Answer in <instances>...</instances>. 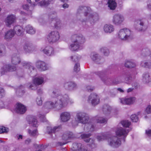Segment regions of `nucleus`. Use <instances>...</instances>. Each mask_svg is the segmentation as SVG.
<instances>
[{
  "mask_svg": "<svg viewBox=\"0 0 151 151\" xmlns=\"http://www.w3.org/2000/svg\"><path fill=\"white\" fill-rule=\"evenodd\" d=\"M50 96L54 99V101H48L44 105L45 108L47 109L54 108L58 110H60L68 105L69 100L67 94L59 95L56 90L53 91L50 93Z\"/></svg>",
  "mask_w": 151,
  "mask_h": 151,
  "instance_id": "f257e3e1",
  "label": "nucleus"
},
{
  "mask_svg": "<svg viewBox=\"0 0 151 151\" xmlns=\"http://www.w3.org/2000/svg\"><path fill=\"white\" fill-rule=\"evenodd\" d=\"M88 10V8L86 6H79L76 12L77 18L82 22L89 21L91 24L94 23L98 20V15L96 14H91L87 12Z\"/></svg>",
  "mask_w": 151,
  "mask_h": 151,
  "instance_id": "f03ea898",
  "label": "nucleus"
},
{
  "mask_svg": "<svg viewBox=\"0 0 151 151\" xmlns=\"http://www.w3.org/2000/svg\"><path fill=\"white\" fill-rule=\"evenodd\" d=\"M89 119L88 115L84 112L78 111L76 113L75 120L72 122L73 124L75 123V125H77L79 123L86 124L84 130L87 132H92L94 130V126L92 123H87Z\"/></svg>",
  "mask_w": 151,
  "mask_h": 151,
  "instance_id": "7ed1b4c3",
  "label": "nucleus"
},
{
  "mask_svg": "<svg viewBox=\"0 0 151 151\" xmlns=\"http://www.w3.org/2000/svg\"><path fill=\"white\" fill-rule=\"evenodd\" d=\"M86 40L85 37L81 34L73 35L72 37V43L69 47L70 50L72 51L78 50Z\"/></svg>",
  "mask_w": 151,
  "mask_h": 151,
  "instance_id": "20e7f679",
  "label": "nucleus"
},
{
  "mask_svg": "<svg viewBox=\"0 0 151 151\" xmlns=\"http://www.w3.org/2000/svg\"><path fill=\"white\" fill-rule=\"evenodd\" d=\"M118 37L123 40H129L133 38L132 32L126 28L120 29L117 33Z\"/></svg>",
  "mask_w": 151,
  "mask_h": 151,
  "instance_id": "39448f33",
  "label": "nucleus"
},
{
  "mask_svg": "<svg viewBox=\"0 0 151 151\" xmlns=\"http://www.w3.org/2000/svg\"><path fill=\"white\" fill-rule=\"evenodd\" d=\"M60 37V35L58 31H52L48 34L47 39L49 43L52 44L57 42Z\"/></svg>",
  "mask_w": 151,
  "mask_h": 151,
  "instance_id": "423d86ee",
  "label": "nucleus"
},
{
  "mask_svg": "<svg viewBox=\"0 0 151 151\" xmlns=\"http://www.w3.org/2000/svg\"><path fill=\"white\" fill-rule=\"evenodd\" d=\"M95 74L98 76L101 81L105 84L107 85L110 83L111 81V78L107 76L106 70L97 71L95 72Z\"/></svg>",
  "mask_w": 151,
  "mask_h": 151,
  "instance_id": "0eeeda50",
  "label": "nucleus"
},
{
  "mask_svg": "<svg viewBox=\"0 0 151 151\" xmlns=\"http://www.w3.org/2000/svg\"><path fill=\"white\" fill-rule=\"evenodd\" d=\"M108 142L109 145L114 148H117L121 144L120 139L115 136L109 137Z\"/></svg>",
  "mask_w": 151,
  "mask_h": 151,
  "instance_id": "6e6552de",
  "label": "nucleus"
},
{
  "mask_svg": "<svg viewBox=\"0 0 151 151\" xmlns=\"http://www.w3.org/2000/svg\"><path fill=\"white\" fill-rule=\"evenodd\" d=\"M33 83H30L28 85V88L29 89L35 90L37 88V85H40L44 82V79L42 77L36 78L33 80Z\"/></svg>",
  "mask_w": 151,
  "mask_h": 151,
  "instance_id": "1a4fd4ad",
  "label": "nucleus"
},
{
  "mask_svg": "<svg viewBox=\"0 0 151 151\" xmlns=\"http://www.w3.org/2000/svg\"><path fill=\"white\" fill-rule=\"evenodd\" d=\"M88 102L93 106H95L99 104L100 99L98 96L95 93H91L89 96L87 100Z\"/></svg>",
  "mask_w": 151,
  "mask_h": 151,
  "instance_id": "9d476101",
  "label": "nucleus"
},
{
  "mask_svg": "<svg viewBox=\"0 0 151 151\" xmlns=\"http://www.w3.org/2000/svg\"><path fill=\"white\" fill-rule=\"evenodd\" d=\"M134 26L136 29L139 31L145 30V21L144 19H139L135 22Z\"/></svg>",
  "mask_w": 151,
  "mask_h": 151,
  "instance_id": "9b49d317",
  "label": "nucleus"
},
{
  "mask_svg": "<svg viewBox=\"0 0 151 151\" xmlns=\"http://www.w3.org/2000/svg\"><path fill=\"white\" fill-rule=\"evenodd\" d=\"M16 69L15 65L13 66L9 64L4 65L1 69V75H3L9 71H13Z\"/></svg>",
  "mask_w": 151,
  "mask_h": 151,
  "instance_id": "f8f14e48",
  "label": "nucleus"
},
{
  "mask_svg": "<svg viewBox=\"0 0 151 151\" xmlns=\"http://www.w3.org/2000/svg\"><path fill=\"white\" fill-rule=\"evenodd\" d=\"M16 17L13 14L9 15L5 19L4 22L6 25L9 27H11V25L15 22Z\"/></svg>",
  "mask_w": 151,
  "mask_h": 151,
  "instance_id": "ddd939ff",
  "label": "nucleus"
},
{
  "mask_svg": "<svg viewBox=\"0 0 151 151\" xmlns=\"http://www.w3.org/2000/svg\"><path fill=\"white\" fill-rule=\"evenodd\" d=\"M124 16L120 14H116L113 17L112 22L113 23L116 25L121 24L124 20Z\"/></svg>",
  "mask_w": 151,
  "mask_h": 151,
  "instance_id": "4468645a",
  "label": "nucleus"
},
{
  "mask_svg": "<svg viewBox=\"0 0 151 151\" xmlns=\"http://www.w3.org/2000/svg\"><path fill=\"white\" fill-rule=\"evenodd\" d=\"M26 110V107L25 106L19 103L16 104V107L14 109V111L20 114H24Z\"/></svg>",
  "mask_w": 151,
  "mask_h": 151,
  "instance_id": "2eb2a0df",
  "label": "nucleus"
},
{
  "mask_svg": "<svg viewBox=\"0 0 151 151\" xmlns=\"http://www.w3.org/2000/svg\"><path fill=\"white\" fill-rule=\"evenodd\" d=\"M119 100L120 103L122 104L130 105L134 103L135 100V98L134 97H130L127 98H119Z\"/></svg>",
  "mask_w": 151,
  "mask_h": 151,
  "instance_id": "dca6fc26",
  "label": "nucleus"
},
{
  "mask_svg": "<svg viewBox=\"0 0 151 151\" xmlns=\"http://www.w3.org/2000/svg\"><path fill=\"white\" fill-rule=\"evenodd\" d=\"M129 131L128 129L120 127L117 129L115 132L116 135L120 137L123 136L126 137Z\"/></svg>",
  "mask_w": 151,
  "mask_h": 151,
  "instance_id": "f3484780",
  "label": "nucleus"
},
{
  "mask_svg": "<svg viewBox=\"0 0 151 151\" xmlns=\"http://www.w3.org/2000/svg\"><path fill=\"white\" fill-rule=\"evenodd\" d=\"M24 49L26 52L30 53L35 51L36 48L32 44L30 43H27L25 44L24 46Z\"/></svg>",
  "mask_w": 151,
  "mask_h": 151,
  "instance_id": "a211bd4d",
  "label": "nucleus"
},
{
  "mask_svg": "<svg viewBox=\"0 0 151 151\" xmlns=\"http://www.w3.org/2000/svg\"><path fill=\"white\" fill-rule=\"evenodd\" d=\"M90 57L93 61L99 64L102 63L103 62V59L101 58L99 55L96 53H91L90 55Z\"/></svg>",
  "mask_w": 151,
  "mask_h": 151,
  "instance_id": "6ab92c4d",
  "label": "nucleus"
},
{
  "mask_svg": "<svg viewBox=\"0 0 151 151\" xmlns=\"http://www.w3.org/2000/svg\"><path fill=\"white\" fill-rule=\"evenodd\" d=\"M53 22L54 27L57 29H61L63 26V24L60 19L57 18L51 21Z\"/></svg>",
  "mask_w": 151,
  "mask_h": 151,
  "instance_id": "aec40b11",
  "label": "nucleus"
},
{
  "mask_svg": "<svg viewBox=\"0 0 151 151\" xmlns=\"http://www.w3.org/2000/svg\"><path fill=\"white\" fill-rule=\"evenodd\" d=\"M36 67L41 70L45 71L48 69L46 64L43 61H38L36 62Z\"/></svg>",
  "mask_w": 151,
  "mask_h": 151,
  "instance_id": "412c9836",
  "label": "nucleus"
},
{
  "mask_svg": "<svg viewBox=\"0 0 151 151\" xmlns=\"http://www.w3.org/2000/svg\"><path fill=\"white\" fill-rule=\"evenodd\" d=\"M42 51L45 54L49 56L53 55L55 54L54 48L50 46L46 47Z\"/></svg>",
  "mask_w": 151,
  "mask_h": 151,
  "instance_id": "4be33fe9",
  "label": "nucleus"
},
{
  "mask_svg": "<svg viewBox=\"0 0 151 151\" xmlns=\"http://www.w3.org/2000/svg\"><path fill=\"white\" fill-rule=\"evenodd\" d=\"M15 35L13 30L11 29L5 32L4 38L7 41L10 40Z\"/></svg>",
  "mask_w": 151,
  "mask_h": 151,
  "instance_id": "5701e85b",
  "label": "nucleus"
},
{
  "mask_svg": "<svg viewBox=\"0 0 151 151\" xmlns=\"http://www.w3.org/2000/svg\"><path fill=\"white\" fill-rule=\"evenodd\" d=\"M13 29L14 32L15 34H16L19 36L22 35L24 32V29L23 27L19 25L15 26Z\"/></svg>",
  "mask_w": 151,
  "mask_h": 151,
  "instance_id": "b1692460",
  "label": "nucleus"
},
{
  "mask_svg": "<svg viewBox=\"0 0 151 151\" xmlns=\"http://www.w3.org/2000/svg\"><path fill=\"white\" fill-rule=\"evenodd\" d=\"M60 126H55L53 127H47V132L49 134H51L55 133V132L59 131L61 129Z\"/></svg>",
  "mask_w": 151,
  "mask_h": 151,
  "instance_id": "393cba45",
  "label": "nucleus"
},
{
  "mask_svg": "<svg viewBox=\"0 0 151 151\" xmlns=\"http://www.w3.org/2000/svg\"><path fill=\"white\" fill-rule=\"evenodd\" d=\"M65 89L69 91H71L76 88V84L73 82H70L65 83L64 85Z\"/></svg>",
  "mask_w": 151,
  "mask_h": 151,
  "instance_id": "a878e982",
  "label": "nucleus"
},
{
  "mask_svg": "<svg viewBox=\"0 0 151 151\" xmlns=\"http://www.w3.org/2000/svg\"><path fill=\"white\" fill-rule=\"evenodd\" d=\"M103 29L105 32L110 33L114 30V26L110 24H106L103 27Z\"/></svg>",
  "mask_w": 151,
  "mask_h": 151,
  "instance_id": "bb28decb",
  "label": "nucleus"
},
{
  "mask_svg": "<svg viewBox=\"0 0 151 151\" xmlns=\"http://www.w3.org/2000/svg\"><path fill=\"white\" fill-rule=\"evenodd\" d=\"M70 117V113L65 112L62 113L60 115L61 120L63 122H66L68 121Z\"/></svg>",
  "mask_w": 151,
  "mask_h": 151,
  "instance_id": "cd10ccee",
  "label": "nucleus"
},
{
  "mask_svg": "<svg viewBox=\"0 0 151 151\" xmlns=\"http://www.w3.org/2000/svg\"><path fill=\"white\" fill-rule=\"evenodd\" d=\"M111 110V107L108 105H104L103 107V112L106 116H107L110 114Z\"/></svg>",
  "mask_w": 151,
  "mask_h": 151,
  "instance_id": "c85d7f7f",
  "label": "nucleus"
},
{
  "mask_svg": "<svg viewBox=\"0 0 151 151\" xmlns=\"http://www.w3.org/2000/svg\"><path fill=\"white\" fill-rule=\"evenodd\" d=\"M21 62V59L18 55H14L12 58L11 62L12 64L15 65H17Z\"/></svg>",
  "mask_w": 151,
  "mask_h": 151,
  "instance_id": "c756f323",
  "label": "nucleus"
},
{
  "mask_svg": "<svg viewBox=\"0 0 151 151\" xmlns=\"http://www.w3.org/2000/svg\"><path fill=\"white\" fill-rule=\"evenodd\" d=\"M54 0H42L39 3V5L42 7H46L50 4L53 3Z\"/></svg>",
  "mask_w": 151,
  "mask_h": 151,
  "instance_id": "7c9ffc66",
  "label": "nucleus"
},
{
  "mask_svg": "<svg viewBox=\"0 0 151 151\" xmlns=\"http://www.w3.org/2000/svg\"><path fill=\"white\" fill-rule=\"evenodd\" d=\"M26 32L31 35H33L35 33V29L31 26L27 25L25 28Z\"/></svg>",
  "mask_w": 151,
  "mask_h": 151,
  "instance_id": "2f4dec72",
  "label": "nucleus"
},
{
  "mask_svg": "<svg viewBox=\"0 0 151 151\" xmlns=\"http://www.w3.org/2000/svg\"><path fill=\"white\" fill-rule=\"evenodd\" d=\"M125 67L128 68H132L136 66L135 63L132 61L130 60H126L124 63Z\"/></svg>",
  "mask_w": 151,
  "mask_h": 151,
  "instance_id": "473e14b6",
  "label": "nucleus"
},
{
  "mask_svg": "<svg viewBox=\"0 0 151 151\" xmlns=\"http://www.w3.org/2000/svg\"><path fill=\"white\" fill-rule=\"evenodd\" d=\"M29 123L34 127H37L38 124L37 123V121L36 119L33 117H30L28 120Z\"/></svg>",
  "mask_w": 151,
  "mask_h": 151,
  "instance_id": "72a5a7b5",
  "label": "nucleus"
},
{
  "mask_svg": "<svg viewBox=\"0 0 151 151\" xmlns=\"http://www.w3.org/2000/svg\"><path fill=\"white\" fill-rule=\"evenodd\" d=\"M22 64L24 68H28L29 70H33L35 69V68L31 63H27L24 61L22 63Z\"/></svg>",
  "mask_w": 151,
  "mask_h": 151,
  "instance_id": "f704fd0d",
  "label": "nucleus"
},
{
  "mask_svg": "<svg viewBox=\"0 0 151 151\" xmlns=\"http://www.w3.org/2000/svg\"><path fill=\"white\" fill-rule=\"evenodd\" d=\"M108 6L110 9L112 10L115 9L116 6V2L112 0H109L108 1Z\"/></svg>",
  "mask_w": 151,
  "mask_h": 151,
  "instance_id": "c9c22d12",
  "label": "nucleus"
},
{
  "mask_svg": "<svg viewBox=\"0 0 151 151\" xmlns=\"http://www.w3.org/2000/svg\"><path fill=\"white\" fill-rule=\"evenodd\" d=\"M142 80L143 82L145 83H148L151 81V79L148 73H146L143 74Z\"/></svg>",
  "mask_w": 151,
  "mask_h": 151,
  "instance_id": "e433bc0d",
  "label": "nucleus"
},
{
  "mask_svg": "<svg viewBox=\"0 0 151 151\" xmlns=\"http://www.w3.org/2000/svg\"><path fill=\"white\" fill-rule=\"evenodd\" d=\"M142 56L143 57H146L147 59L151 58V51L148 49H146L143 51L142 53Z\"/></svg>",
  "mask_w": 151,
  "mask_h": 151,
  "instance_id": "4c0bfd02",
  "label": "nucleus"
},
{
  "mask_svg": "<svg viewBox=\"0 0 151 151\" xmlns=\"http://www.w3.org/2000/svg\"><path fill=\"white\" fill-rule=\"evenodd\" d=\"M91 134L90 133L83 134L81 135V137L84 141L86 142H88L90 140V137Z\"/></svg>",
  "mask_w": 151,
  "mask_h": 151,
  "instance_id": "58836bf2",
  "label": "nucleus"
},
{
  "mask_svg": "<svg viewBox=\"0 0 151 151\" xmlns=\"http://www.w3.org/2000/svg\"><path fill=\"white\" fill-rule=\"evenodd\" d=\"M57 15V12L55 11H52L49 14V21L51 22L52 20L56 18V16Z\"/></svg>",
  "mask_w": 151,
  "mask_h": 151,
  "instance_id": "ea45409f",
  "label": "nucleus"
},
{
  "mask_svg": "<svg viewBox=\"0 0 151 151\" xmlns=\"http://www.w3.org/2000/svg\"><path fill=\"white\" fill-rule=\"evenodd\" d=\"M141 65L142 67L151 68V62L150 61H142L141 63Z\"/></svg>",
  "mask_w": 151,
  "mask_h": 151,
  "instance_id": "a19ab883",
  "label": "nucleus"
},
{
  "mask_svg": "<svg viewBox=\"0 0 151 151\" xmlns=\"http://www.w3.org/2000/svg\"><path fill=\"white\" fill-rule=\"evenodd\" d=\"M109 137L104 134H102L99 135L97 136V139L99 141H100L106 139L108 140V138Z\"/></svg>",
  "mask_w": 151,
  "mask_h": 151,
  "instance_id": "79ce46f5",
  "label": "nucleus"
},
{
  "mask_svg": "<svg viewBox=\"0 0 151 151\" xmlns=\"http://www.w3.org/2000/svg\"><path fill=\"white\" fill-rule=\"evenodd\" d=\"M123 78H124L125 80L126 81V83H129L131 81L132 78L130 77L128 75L126 76L125 75H123L120 77H119L118 78L119 79H123Z\"/></svg>",
  "mask_w": 151,
  "mask_h": 151,
  "instance_id": "37998d69",
  "label": "nucleus"
},
{
  "mask_svg": "<svg viewBox=\"0 0 151 151\" xmlns=\"http://www.w3.org/2000/svg\"><path fill=\"white\" fill-rule=\"evenodd\" d=\"M100 51L105 56H107L109 54V50L106 47H102L101 48Z\"/></svg>",
  "mask_w": 151,
  "mask_h": 151,
  "instance_id": "c03bdc74",
  "label": "nucleus"
},
{
  "mask_svg": "<svg viewBox=\"0 0 151 151\" xmlns=\"http://www.w3.org/2000/svg\"><path fill=\"white\" fill-rule=\"evenodd\" d=\"M70 58L73 61L77 63H78V62L80 59L81 57L78 55H75L71 56Z\"/></svg>",
  "mask_w": 151,
  "mask_h": 151,
  "instance_id": "a18cd8bd",
  "label": "nucleus"
},
{
  "mask_svg": "<svg viewBox=\"0 0 151 151\" xmlns=\"http://www.w3.org/2000/svg\"><path fill=\"white\" fill-rule=\"evenodd\" d=\"M28 132L30 136H37L38 135L37 130L36 129L33 131L29 129Z\"/></svg>",
  "mask_w": 151,
  "mask_h": 151,
  "instance_id": "49530a36",
  "label": "nucleus"
},
{
  "mask_svg": "<svg viewBox=\"0 0 151 151\" xmlns=\"http://www.w3.org/2000/svg\"><path fill=\"white\" fill-rule=\"evenodd\" d=\"M107 121V119L104 118L102 117H99L97 120V123L101 124H105L106 123Z\"/></svg>",
  "mask_w": 151,
  "mask_h": 151,
  "instance_id": "de8ad7c7",
  "label": "nucleus"
},
{
  "mask_svg": "<svg viewBox=\"0 0 151 151\" xmlns=\"http://www.w3.org/2000/svg\"><path fill=\"white\" fill-rule=\"evenodd\" d=\"M122 126L125 127H128L131 124V122L128 120H124L122 121L121 122Z\"/></svg>",
  "mask_w": 151,
  "mask_h": 151,
  "instance_id": "09e8293b",
  "label": "nucleus"
},
{
  "mask_svg": "<svg viewBox=\"0 0 151 151\" xmlns=\"http://www.w3.org/2000/svg\"><path fill=\"white\" fill-rule=\"evenodd\" d=\"M74 71L76 73H78L80 70V64L78 63H75L74 65Z\"/></svg>",
  "mask_w": 151,
  "mask_h": 151,
  "instance_id": "8fccbe9b",
  "label": "nucleus"
},
{
  "mask_svg": "<svg viewBox=\"0 0 151 151\" xmlns=\"http://www.w3.org/2000/svg\"><path fill=\"white\" fill-rule=\"evenodd\" d=\"M9 131V129L3 126H0V134L7 133Z\"/></svg>",
  "mask_w": 151,
  "mask_h": 151,
  "instance_id": "3c124183",
  "label": "nucleus"
},
{
  "mask_svg": "<svg viewBox=\"0 0 151 151\" xmlns=\"http://www.w3.org/2000/svg\"><path fill=\"white\" fill-rule=\"evenodd\" d=\"M130 118L131 120L134 122H137L138 120V118L136 114H132L131 117Z\"/></svg>",
  "mask_w": 151,
  "mask_h": 151,
  "instance_id": "603ef678",
  "label": "nucleus"
},
{
  "mask_svg": "<svg viewBox=\"0 0 151 151\" xmlns=\"http://www.w3.org/2000/svg\"><path fill=\"white\" fill-rule=\"evenodd\" d=\"M6 54L4 47L3 46L0 47V57L4 56Z\"/></svg>",
  "mask_w": 151,
  "mask_h": 151,
  "instance_id": "864d4df0",
  "label": "nucleus"
},
{
  "mask_svg": "<svg viewBox=\"0 0 151 151\" xmlns=\"http://www.w3.org/2000/svg\"><path fill=\"white\" fill-rule=\"evenodd\" d=\"M117 93V90L115 88L110 91V95L112 97H114Z\"/></svg>",
  "mask_w": 151,
  "mask_h": 151,
  "instance_id": "5fc2aeb1",
  "label": "nucleus"
},
{
  "mask_svg": "<svg viewBox=\"0 0 151 151\" xmlns=\"http://www.w3.org/2000/svg\"><path fill=\"white\" fill-rule=\"evenodd\" d=\"M68 134L69 137V139H73L77 137L75 135L71 132H67Z\"/></svg>",
  "mask_w": 151,
  "mask_h": 151,
  "instance_id": "6e6d98bb",
  "label": "nucleus"
},
{
  "mask_svg": "<svg viewBox=\"0 0 151 151\" xmlns=\"http://www.w3.org/2000/svg\"><path fill=\"white\" fill-rule=\"evenodd\" d=\"M24 93V91L21 89V88L19 89H17L16 91L17 94L19 96H22Z\"/></svg>",
  "mask_w": 151,
  "mask_h": 151,
  "instance_id": "4d7b16f0",
  "label": "nucleus"
},
{
  "mask_svg": "<svg viewBox=\"0 0 151 151\" xmlns=\"http://www.w3.org/2000/svg\"><path fill=\"white\" fill-rule=\"evenodd\" d=\"M37 104L38 105H42V100L41 98L40 97H38L36 100Z\"/></svg>",
  "mask_w": 151,
  "mask_h": 151,
  "instance_id": "13d9d810",
  "label": "nucleus"
},
{
  "mask_svg": "<svg viewBox=\"0 0 151 151\" xmlns=\"http://www.w3.org/2000/svg\"><path fill=\"white\" fill-rule=\"evenodd\" d=\"M62 139L64 140H67L69 139V137L67 132H65L62 136Z\"/></svg>",
  "mask_w": 151,
  "mask_h": 151,
  "instance_id": "bf43d9fd",
  "label": "nucleus"
},
{
  "mask_svg": "<svg viewBox=\"0 0 151 151\" xmlns=\"http://www.w3.org/2000/svg\"><path fill=\"white\" fill-rule=\"evenodd\" d=\"M38 22L42 25H44L46 23L45 20L41 18L39 19Z\"/></svg>",
  "mask_w": 151,
  "mask_h": 151,
  "instance_id": "052dcab7",
  "label": "nucleus"
},
{
  "mask_svg": "<svg viewBox=\"0 0 151 151\" xmlns=\"http://www.w3.org/2000/svg\"><path fill=\"white\" fill-rule=\"evenodd\" d=\"M15 137L18 140L20 141L22 139L23 136L21 134H17L16 135Z\"/></svg>",
  "mask_w": 151,
  "mask_h": 151,
  "instance_id": "680f3d73",
  "label": "nucleus"
},
{
  "mask_svg": "<svg viewBox=\"0 0 151 151\" xmlns=\"http://www.w3.org/2000/svg\"><path fill=\"white\" fill-rule=\"evenodd\" d=\"M4 95V91L3 89L0 88V98H2Z\"/></svg>",
  "mask_w": 151,
  "mask_h": 151,
  "instance_id": "e2e57ef3",
  "label": "nucleus"
},
{
  "mask_svg": "<svg viewBox=\"0 0 151 151\" xmlns=\"http://www.w3.org/2000/svg\"><path fill=\"white\" fill-rule=\"evenodd\" d=\"M146 112L147 114H149L151 113V106H148L146 109Z\"/></svg>",
  "mask_w": 151,
  "mask_h": 151,
  "instance_id": "0e129e2a",
  "label": "nucleus"
},
{
  "mask_svg": "<svg viewBox=\"0 0 151 151\" xmlns=\"http://www.w3.org/2000/svg\"><path fill=\"white\" fill-rule=\"evenodd\" d=\"M86 89L88 91L91 92L93 91L94 88L93 87L89 86H87Z\"/></svg>",
  "mask_w": 151,
  "mask_h": 151,
  "instance_id": "69168bd1",
  "label": "nucleus"
},
{
  "mask_svg": "<svg viewBox=\"0 0 151 151\" xmlns=\"http://www.w3.org/2000/svg\"><path fill=\"white\" fill-rule=\"evenodd\" d=\"M146 134L148 136H151V130L147 129L146 130Z\"/></svg>",
  "mask_w": 151,
  "mask_h": 151,
  "instance_id": "338daca9",
  "label": "nucleus"
},
{
  "mask_svg": "<svg viewBox=\"0 0 151 151\" xmlns=\"http://www.w3.org/2000/svg\"><path fill=\"white\" fill-rule=\"evenodd\" d=\"M147 8L151 10V1H148L147 2Z\"/></svg>",
  "mask_w": 151,
  "mask_h": 151,
  "instance_id": "774afa93",
  "label": "nucleus"
}]
</instances>
